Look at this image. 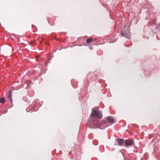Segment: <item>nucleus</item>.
Returning <instances> with one entry per match:
<instances>
[{
	"instance_id": "nucleus-1",
	"label": "nucleus",
	"mask_w": 160,
	"mask_h": 160,
	"mask_svg": "<svg viewBox=\"0 0 160 160\" xmlns=\"http://www.w3.org/2000/svg\"><path fill=\"white\" fill-rule=\"evenodd\" d=\"M91 116V118L89 119L88 122L89 127L91 128H98L99 123L98 119L102 117V112L92 109Z\"/></svg>"
},
{
	"instance_id": "nucleus-2",
	"label": "nucleus",
	"mask_w": 160,
	"mask_h": 160,
	"mask_svg": "<svg viewBox=\"0 0 160 160\" xmlns=\"http://www.w3.org/2000/svg\"><path fill=\"white\" fill-rule=\"evenodd\" d=\"M126 26L124 28V31L121 32V34L122 36L129 39L130 38V32L129 31L126 30Z\"/></svg>"
},
{
	"instance_id": "nucleus-3",
	"label": "nucleus",
	"mask_w": 160,
	"mask_h": 160,
	"mask_svg": "<svg viewBox=\"0 0 160 160\" xmlns=\"http://www.w3.org/2000/svg\"><path fill=\"white\" fill-rule=\"evenodd\" d=\"M133 140L131 139H127L125 141L124 143L127 147L132 146L133 144Z\"/></svg>"
},
{
	"instance_id": "nucleus-4",
	"label": "nucleus",
	"mask_w": 160,
	"mask_h": 160,
	"mask_svg": "<svg viewBox=\"0 0 160 160\" xmlns=\"http://www.w3.org/2000/svg\"><path fill=\"white\" fill-rule=\"evenodd\" d=\"M107 121L110 123H113L115 122V120L112 117H109L107 118Z\"/></svg>"
},
{
	"instance_id": "nucleus-5",
	"label": "nucleus",
	"mask_w": 160,
	"mask_h": 160,
	"mask_svg": "<svg viewBox=\"0 0 160 160\" xmlns=\"http://www.w3.org/2000/svg\"><path fill=\"white\" fill-rule=\"evenodd\" d=\"M12 94H11V91H9L8 94V99L9 101L10 102H12Z\"/></svg>"
},
{
	"instance_id": "nucleus-6",
	"label": "nucleus",
	"mask_w": 160,
	"mask_h": 160,
	"mask_svg": "<svg viewBox=\"0 0 160 160\" xmlns=\"http://www.w3.org/2000/svg\"><path fill=\"white\" fill-rule=\"evenodd\" d=\"M117 140L118 143L121 146L124 140L123 139H117Z\"/></svg>"
},
{
	"instance_id": "nucleus-7",
	"label": "nucleus",
	"mask_w": 160,
	"mask_h": 160,
	"mask_svg": "<svg viewBox=\"0 0 160 160\" xmlns=\"http://www.w3.org/2000/svg\"><path fill=\"white\" fill-rule=\"evenodd\" d=\"M92 41V38H88L86 40V42L87 43H91Z\"/></svg>"
},
{
	"instance_id": "nucleus-8",
	"label": "nucleus",
	"mask_w": 160,
	"mask_h": 160,
	"mask_svg": "<svg viewBox=\"0 0 160 160\" xmlns=\"http://www.w3.org/2000/svg\"><path fill=\"white\" fill-rule=\"evenodd\" d=\"M5 102V100L4 98L3 97L1 98H0V102L1 103L3 104Z\"/></svg>"
}]
</instances>
